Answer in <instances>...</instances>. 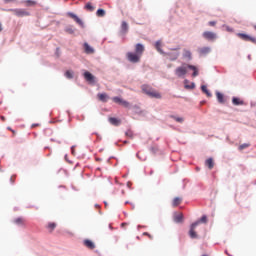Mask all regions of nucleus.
I'll return each mask as SVG.
<instances>
[{
	"instance_id": "24",
	"label": "nucleus",
	"mask_w": 256,
	"mask_h": 256,
	"mask_svg": "<svg viewBox=\"0 0 256 256\" xmlns=\"http://www.w3.org/2000/svg\"><path fill=\"white\" fill-rule=\"evenodd\" d=\"M14 223H16V225H25V218H16Z\"/></svg>"
},
{
	"instance_id": "37",
	"label": "nucleus",
	"mask_w": 256,
	"mask_h": 256,
	"mask_svg": "<svg viewBox=\"0 0 256 256\" xmlns=\"http://www.w3.org/2000/svg\"><path fill=\"white\" fill-rule=\"evenodd\" d=\"M197 223H207V216H202L201 219L197 221Z\"/></svg>"
},
{
	"instance_id": "52",
	"label": "nucleus",
	"mask_w": 256,
	"mask_h": 256,
	"mask_svg": "<svg viewBox=\"0 0 256 256\" xmlns=\"http://www.w3.org/2000/svg\"><path fill=\"white\" fill-rule=\"evenodd\" d=\"M168 67H171V65H169Z\"/></svg>"
},
{
	"instance_id": "8",
	"label": "nucleus",
	"mask_w": 256,
	"mask_h": 256,
	"mask_svg": "<svg viewBox=\"0 0 256 256\" xmlns=\"http://www.w3.org/2000/svg\"><path fill=\"white\" fill-rule=\"evenodd\" d=\"M135 53L138 54L140 57L143 56V53H145V46L143 44H136L135 45Z\"/></svg>"
},
{
	"instance_id": "47",
	"label": "nucleus",
	"mask_w": 256,
	"mask_h": 256,
	"mask_svg": "<svg viewBox=\"0 0 256 256\" xmlns=\"http://www.w3.org/2000/svg\"><path fill=\"white\" fill-rule=\"evenodd\" d=\"M11 133H13V136L17 135V132L15 130H11Z\"/></svg>"
},
{
	"instance_id": "21",
	"label": "nucleus",
	"mask_w": 256,
	"mask_h": 256,
	"mask_svg": "<svg viewBox=\"0 0 256 256\" xmlns=\"http://www.w3.org/2000/svg\"><path fill=\"white\" fill-rule=\"evenodd\" d=\"M216 97L218 99V102L225 103V96L221 94L220 92H216Z\"/></svg>"
},
{
	"instance_id": "30",
	"label": "nucleus",
	"mask_w": 256,
	"mask_h": 256,
	"mask_svg": "<svg viewBox=\"0 0 256 256\" xmlns=\"http://www.w3.org/2000/svg\"><path fill=\"white\" fill-rule=\"evenodd\" d=\"M183 57H184L185 59H191V51H189V50H184Z\"/></svg>"
},
{
	"instance_id": "34",
	"label": "nucleus",
	"mask_w": 256,
	"mask_h": 256,
	"mask_svg": "<svg viewBox=\"0 0 256 256\" xmlns=\"http://www.w3.org/2000/svg\"><path fill=\"white\" fill-rule=\"evenodd\" d=\"M55 227H57V224L55 222H51L48 224V229H50V231H53Z\"/></svg>"
},
{
	"instance_id": "33",
	"label": "nucleus",
	"mask_w": 256,
	"mask_h": 256,
	"mask_svg": "<svg viewBox=\"0 0 256 256\" xmlns=\"http://www.w3.org/2000/svg\"><path fill=\"white\" fill-rule=\"evenodd\" d=\"M65 77H67V79H73V72L70 70L66 71Z\"/></svg>"
},
{
	"instance_id": "13",
	"label": "nucleus",
	"mask_w": 256,
	"mask_h": 256,
	"mask_svg": "<svg viewBox=\"0 0 256 256\" xmlns=\"http://www.w3.org/2000/svg\"><path fill=\"white\" fill-rule=\"evenodd\" d=\"M198 53L200 55H208V53H211V48L210 47H202L198 49Z\"/></svg>"
},
{
	"instance_id": "22",
	"label": "nucleus",
	"mask_w": 256,
	"mask_h": 256,
	"mask_svg": "<svg viewBox=\"0 0 256 256\" xmlns=\"http://www.w3.org/2000/svg\"><path fill=\"white\" fill-rule=\"evenodd\" d=\"M174 221L175 223H183V214L180 213L174 216Z\"/></svg>"
},
{
	"instance_id": "35",
	"label": "nucleus",
	"mask_w": 256,
	"mask_h": 256,
	"mask_svg": "<svg viewBox=\"0 0 256 256\" xmlns=\"http://www.w3.org/2000/svg\"><path fill=\"white\" fill-rule=\"evenodd\" d=\"M85 7L88 11H95V7H93V5H91V3H87Z\"/></svg>"
},
{
	"instance_id": "9",
	"label": "nucleus",
	"mask_w": 256,
	"mask_h": 256,
	"mask_svg": "<svg viewBox=\"0 0 256 256\" xmlns=\"http://www.w3.org/2000/svg\"><path fill=\"white\" fill-rule=\"evenodd\" d=\"M97 97L102 103H107V101H109V95H107V93H99Z\"/></svg>"
},
{
	"instance_id": "46",
	"label": "nucleus",
	"mask_w": 256,
	"mask_h": 256,
	"mask_svg": "<svg viewBox=\"0 0 256 256\" xmlns=\"http://www.w3.org/2000/svg\"><path fill=\"white\" fill-rule=\"evenodd\" d=\"M15 1H17V0H4V3H13Z\"/></svg>"
},
{
	"instance_id": "44",
	"label": "nucleus",
	"mask_w": 256,
	"mask_h": 256,
	"mask_svg": "<svg viewBox=\"0 0 256 256\" xmlns=\"http://www.w3.org/2000/svg\"><path fill=\"white\" fill-rule=\"evenodd\" d=\"M226 27V31H228V33H233V28L229 27V26H225Z\"/></svg>"
},
{
	"instance_id": "15",
	"label": "nucleus",
	"mask_w": 256,
	"mask_h": 256,
	"mask_svg": "<svg viewBox=\"0 0 256 256\" xmlns=\"http://www.w3.org/2000/svg\"><path fill=\"white\" fill-rule=\"evenodd\" d=\"M84 246L87 247V249H95V243L89 239L84 240Z\"/></svg>"
},
{
	"instance_id": "48",
	"label": "nucleus",
	"mask_w": 256,
	"mask_h": 256,
	"mask_svg": "<svg viewBox=\"0 0 256 256\" xmlns=\"http://www.w3.org/2000/svg\"><path fill=\"white\" fill-rule=\"evenodd\" d=\"M1 121H5V116H0Z\"/></svg>"
},
{
	"instance_id": "14",
	"label": "nucleus",
	"mask_w": 256,
	"mask_h": 256,
	"mask_svg": "<svg viewBox=\"0 0 256 256\" xmlns=\"http://www.w3.org/2000/svg\"><path fill=\"white\" fill-rule=\"evenodd\" d=\"M84 79H86V81H89V83H93V81H95V76H93V74H91L90 72H85Z\"/></svg>"
},
{
	"instance_id": "10",
	"label": "nucleus",
	"mask_w": 256,
	"mask_h": 256,
	"mask_svg": "<svg viewBox=\"0 0 256 256\" xmlns=\"http://www.w3.org/2000/svg\"><path fill=\"white\" fill-rule=\"evenodd\" d=\"M84 51L87 53V55H92V53H95V49L91 47L88 43H84Z\"/></svg>"
},
{
	"instance_id": "7",
	"label": "nucleus",
	"mask_w": 256,
	"mask_h": 256,
	"mask_svg": "<svg viewBox=\"0 0 256 256\" xmlns=\"http://www.w3.org/2000/svg\"><path fill=\"white\" fill-rule=\"evenodd\" d=\"M197 225H199V222L193 223L190 227L189 236L191 239H197V232H195Z\"/></svg>"
},
{
	"instance_id": "45",
	"label": "nucleus",
	"mask_w": 256,
	"mask_h": 256,
	"mask_svg": "<svg viewBox=\"0 0 256 256\" xmlns=\"http://www.w3.org/2000/svg\"><path fill=\"white\" fill-rule=\"evenodd\" d=\"M10 183L13 185V183H15V176H11L10 177Z\"/></svg>"
},
{
	"instance_id": "39",
	"label": "nucleus",
	"mask_w": 256,
	"mask_h": 256,
	"mask_svg": "<svg viewBox=\"0 0 256 256\" xmlns=\"http://www.w3.org/2000/svg\"><path fill=\"white\" fill-rule=\"evenodd\" d=\"M121 105H122V107H126V108H129V107H130L129 102L126 101V100H124Z\"/></svg>"
},
{
	"instance_id": "2",
	"label": "nucleus",
	"mask_w": 256,
	"mask_h": 256,
	"mask_svg": "<svg viewBox=\"0 0 256 256\" xmlns=\"http://www.w3.org/2000/svg\"><path fill=\"white\" fill-rule=\"evenodd\" d=\"M10 13L16 15V17H29V12L25 9H9Z\"/></svg>"
},
{
	"instance_id": "40",
	"label": "nucleus",
	"mask_w": 256,
	"mask_h": 256,
	"mask_svg": "<svg viewBox=\"0 0 256 256\" xmlns=\"http://www.w3.org/2000/svg\"><path fill=\"white\" fill-rule=\"evenodd\" d=\"M185 89H195V83H192L191 85H185Z\"/></svg>"
},
{
	"instance_id": "17",
	"label": "nucleus",
	"mask_w": 256,
	"mask_h": 256,
	"mask_svg": "<svg viewBox=\"0 0 256 256\" xmlns=\"http://www.w3.org/2000/svg\"><path fill=\"white\" fill-rule=\"evenodd\" d=\"M183 202V198L176 197L172 201V207H179V204Z\"/></svg>"
},
{
	"instance_id": "1",
	"label": "nucleus",
	"mask_w": 256,
	"mask_h": 256,
	"mask_svg": "<svg viewBox=\"0 0 256 256\" xmlns=\"http://www.w3.org/2000/svg\"><path fill=\"white\" fill-rule=\"evenodd\" d=\"M187 68L193 71L192 77H197L199 75V70L194 65L180 66L176 68L175 75L178 77H185V75H187Z\"/></svg>"
},
{
	"instance_id": "28",
	"label": "nucleus",
	"mask_w": 256,
	"mask_h": 256,
	"mask_svg": "<svg viewBox=\"0 0 256 256\" xmlns=\"http://www.w3.org/2000/svg\"><path fill=\"white\" fill-rule=\"evenodd\" d=\"M97 17H105V10L98 9L96 12Z\"/></svg>"
},
{
	"instance_id": "32",
	"label": "nucleus",
	"mask_w": 256,
	"mask_h": 256,
	"mask_svg": "<svg viewBox=\"0 0 256 256\" xmlns=\"http://www.w3.org/2000/svg\"><path fill=\"white\" fill-rule=\"evenodd\" d=\"M150 151L153 155H156V153H159V148L157 146H153L150 148Z\"/></svg>"
},
{
	"instance_id": "11",
	"label": "nucleus",
	"mask_w": 256,
	"mask_h": 256,
	"mask_svg": "<svg viewBox=\"0 0 256 256\" xmlns=\"http://www.w3.org/2000/svg\"><path fill=\"white\" fill-rule=\"evenodd\" d=\"M170 61H177L179 59V52H170L166 54Z\"/></svg>"
},
{
	"instance_id": "19",
	"label": "nucleus",
	"mask_w": 256,
	"mask_h": 256,
	"mask_svg": "<svg viewBox=\"0 0 256 256\" xmlns=\"http://www.w3.org/2000/svg\"><path fill=\"white\" fill-rule=\"evenodd\" d=\"M232 103H233V105H236V106L237 105H245V102L237 97L232 98Z\"/></svg>"
},
{
	"instance_id": "3",
	"label": "nucleus",
	"mask_w": 256,
	"mask_h": 256,
	"mask_svg": "<svg viewBox=\"0 0 256 256\" xmlns=\"http://www.w3.org/2000/svg\"><path fill=\"white\" fill-rule=\"evenodd\" d=\"M126 57L128 59V61H130V63H139V61H141V56L139 54H137L136 52H128L126 54Z\"/></svg>"
},
{
	"instance_id": "4",
	"label": "nucleus",
	"mask_w": 256,
	"mask_h": 256,
	"mask_svg": "<svg viewBox=\"0 0 256 256\" xmlns=\"http://www.w3.org/2000/svg\"><path fill=\"white\" fill-rule=\"evenodd\" d=\"M202 36L204 37V39H206V41H217V33L212 32V31H205L203 32Z\"/></svg>"
},
{
	"instance_id": "12",
	"label": "nucleus",
	"mask_w": 256,
	"mask_h": 256,
	"mask_svg": "<svg viewBox=\"0 0 256 256\" xmlns=\"http://www.w3.org/2000/svg\"><path fill=\"white\" fill-rule=\"evenodd\" d=\"M148 97H152L153 99H161V93L157 92V90L152 88V91H150Z\"/></svg>"
},
{
	"instance_id": "41",
	"label": "nucleus",
	"mask_w": 256,
	"mask_h": 256,
	"mask_svg": "<svg viewBox=\"0 0 256 256\" xmlns=\"http://www.w3.org/2000/svg\"><path fill=\"white\" fill-rule=\"evenodd\" d=\"M126 136H127V137H130V139H133V132H132L131 130H128V131L126 132Z\"/></svg>"
},
{
	"instance_id": "36",
	"label": "nucleus",
	"mask_w": 256,
	"mask_h": 256,
	"mask_svg": "<svg viewBox=\"0 0 256 256\" xmlns=\"http://www.w3.org/2000/svg\"><path fill=\"white\" fill-rule=\"evenodd\" d=\"M172 119L176 120L177 123H183V118H181V117L172 116Z\"/></svg>"
},
{
	"instance_id": "50",
	"label": "nucleus",
	"mask_w": 256,
	"mask_h": 256,
	"mask_svg": "<svg viewBox=\"0 0 256 256\" xmlns=\"http://www.w3.org/2000/svg\"><path fill=\"white\" fill-rule=\"evenodd\" d=\"M1 31H3V27H2L1 24H0V32H1Z\"/></svg>"
},
{
	"instance_id": "6",
	"label": "nucleus",
	"mask_w": 256,
	"mask_h": 256,
	"mask_svg": "<svg viewBox=\"0 0 256 256\" xmlns=\"http://www.w3.org/2000/svg\"><path fill=\"white\" fill-rule=\"evenodd\" d=\"M237 36L242 39V41H250L251 43H256V39L250 35L238 33Z\"/></svg>"
},
{
	"instance_id": "26",
	"label": "nucleus",
	"mask_w": 256,
	"mask_h": 256,
	"mask_svg": "<svg viewBox=\"0 0 256 256\" xmlns=\"http://www.w3.org/2000/svg\"><path fill=\"white\" fill-rule=\"evenodd\" d=\"M25 4H26V7H34V5H37V2L33 0H26Z\"/></svg>"
},
{
	"instance_id": "5",
	"label": "nucleus",
	"mask_w": 256,
	"mask_h": 256,
	"mask_svg": "<svg viewBox=\"0 0 256 256\" xmlns=\"http://www.w3.org/2000/svg\"><path fill=\"white\" fill-rule=\"evenodd\" d=\"M67 17H70V19H74L75 22L80 26V27H85V24L83 23V20L79 18L76 14L72 12L67 13Z\"/></svg>"
},
{
	"instance_id": "20",
	"label": "nucleus",
	"mask_w": 256,
	"mask_h": 256,
	"mask_svg": "<svg viewBox=\"0 0 256 256\" xmlns=\"http://www.w3.org/2000/svg\"><path fill=\"white\" fill-rule=\"evenodd\" d=\"M162 45H161V41H157L155 43V48L158 51V53H161V55H165V52H163V49H161Z\"/></svg>"
},
{
	"instance_id": "43",
	"label": "nucleus",
	"mask_w": 256,
	"mask_h": 256,
	"mask_svg": "<svg viewBox=\"0 0 256 256\" xmlns=\"http://www.w3.org/2000/svg\"><path fill=\"white\" fill-rule=\"evenodd\" d=\"M208 24H209L210 27H215L217 25V22L216 21H210Z\"/></svg>"
},
{
	"instance_id": "27",
	"label": "nucleus",
	"mask_w": 256,
	"mask_h": 256,
	"mask_svg": "<svg viewBox=\"0 0 256 256\" xmlns=\"http://www.w3.org/2000/svg\"><path fill=\"white\" fill-rule=\"evenodd\" d=\"M201 89H202V92H204L205 95H207V97H211V92H209V90L207 89V86L202 85Z\"/></svg>"
},
{
	"instance_id": "23",
	"label": "nucleus",
	"mask_w": 256,
	"mask_h": 256,
	"mask_svg": "<svg viewBox=\"0 0 256 256\" xmlns=\"http://www.w3.org/2000/svg\"><path fill=\"white\" fill-rule=\"evenodd\" d=\"M112 101L114 103H117L118 105H122L124 100H123V98H120V97H113Z\"/></svg>"
},
{
	"instance_id": "18",
	"label": "nucleus",
	"mask_w": 256,
	"mask_h": 256,
	"mask_svg": "<svg viewBox=\"0 0 256 256\" xmlns=\"http://www.w3.org/2000/svg\"><path fill=\"white\" fill-rule=\"evenodd\" d=\"M205 165H206V167H208V169H213V167H215V163L213 162V158H208L205 161Z\"/></svg>"
},
{
	"instance_id": "25",
	"label": "nucleus",
	"mask_w": 256,
	"mask_h": 256,
	"mask_svg": "<svg viewBox=\"0 0 256 256\" xmlns=\"http://www.w3.org/2000/svg\"><path fill=\"white\" fill-rule=\"evenodd\" d=\"M109 122L111 123V125H119L121 123L119 119L113 117L109 118Z\"/></svg>"
},
{
	"instance_id": "42",
	"label": "nucleus",
	"mask_w": 256,
	"mask_h": 256,
	"mask_svg": "<svg viewBox=\"0 0 256 256\" xmlns=\"http://www.w3.org/2000/svg\"><path fill=\"white\" fill-rule=\"evenodd\" d=\"M143 235L153 240V235L149 234L148 232H144Z\"/></svg>"
},
{
	"instance_id": "38",
	"label": "nucleus",
	"mask_w": 256,
	"mask_h": 256,
	"mask_svg": "<svg viewBox=\"0 0 256 256\" xmlns=\"http://www.w3.org/2000/svg\"><path fill=\"white\" fill-rule=\"evenodd\" d=\"M122 30L123 31H127V29H129V26L127 25V22H122Z\"/></svg>"
},
{
	"instance_id": "31",
	"label": "nucleus",
	"mask_w": 256,
	"mask_h": 256,
	"mask_svg": "<svg viewBox=\"0 0 256 256\" xmlns=\"http://www.w3.org/2000/svg\"><path fill=\"white\" fill-rule=\"evenodd\" d=\"M250 146H251V144L244 143V144H241L238 149H239V151H243V149H247Z\"/></svg>"
},
{
	"instance_id": "51",
	"label": "nucleus",
	"mask_w": 256,
	"mask_h": 256,
	"mask_svg": "<svg viewBox=\"0 0 256 256\" xmlns=\"http://www.w3.org/2000/svg\"><path fill=\"white\" fill-rule=\"evenodd\" d=\"M121 225H122V227H123V226L127 225V223H122Z\"/></svg>"
},
{
	"instance_id": "16",
	"label": "nucleus",
	"mask_w": 256,
	"mask_h": 256,
	"mask_svg": "<svg viewBox=\"0 0 256 256\" xmlns=\"http://www.w3.org/2000/svg\"><path fill=\"white\" fill-rule=\"evenodd\" d=\"M142 91L146 95H149L153 91V88L149 85H142Z\"/></svg>"
},
{
	"instance_id": "29",
	"label": "nucleus",
	"mask_w": 256,
	"mask_h": 256,
	"mask_svg": "<svg viewBox=\"0 0 256 256\" xmlns=\"http://www.w3.org/2000/svg\"><path fill=\"white\" fill-rule=\"evenodd\" d=\"M65 32L68 33L69 35H73V33H75V29H73V27L69 26L65 29Z\"/></svg>"
},
{
	"instance_id": "49",
	"label": "nucleus",
	"mask_w": 256,
	"mask_h": 256,
	"mask_svg": "<svg viewBox=\"0 0 256 256\" xmlns=\"http://www.w3.org/2000/svg\"><path fill=\"white\" fill-rule=\"evenodd\" d=\"M7 129H8V131H13V129L11 127H8Z\"/></svg>"
}]
</instances>
